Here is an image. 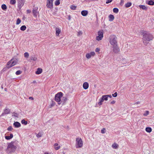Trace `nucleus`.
Masks as SVG:
<instances>
[{"instance_id": "obj_30", "label": "nucleus", "mask_w": 154, "mask_h": 154, "mask_svg": "<svg viewBox=\"0 0 154 154\" xmlns=\"http://www.w3.org/2000/svg\"><path fill=\"white\" fill-rule=\"evenodd\" d=\"M2 8L4 10H5L7 9V6L5 4H3L2 5Z\"/></svg>"}, {"instance_id": "obj_32", "label": "nucleus", "mask_w": 154, "mask_h": 154, "mask_svg": "<svg viewBox=\"0 0 154 154\" xmlns=\"http://www.w3.org/2000/svg\"><path fill=\"white\" fill-rule=\"evenodd\" d=\"M21 122L22 124H23L24 125H26L27 124V121H26L24 119L22 120Z\"/></svg>"}, {"instance_id": "obj_31", "label": "nucleus", "mask_w": 154, "mask_h": 154, "mask_svg": "<svg viewBox=\"0 0 154 154\" xmlns=\"http://www.w3.org/2000/svg\"><path fill=\"white\" fill-rule=\"evenodd\" d=\"M42 132H39L37 134L36 137L38 138L42 136Z\"/></svg>"}, {"instance_id": "obj_7", "label": "nucleus", "mask_w": 154, "mask_h": 154, "mask_svg": "<svg viewBox=\"0 0 154 154\" xmlns=\"http://www.w3.org/2000/svg\"><path fill=\"white\" fill-rule=\"evenodd\" d=\"M97 40H101L103 37V30H100L97 32Z\"/></svg>"}, {"instance_id": "obj_53", "label": "nucleus", "mask_w": 154, "mask_h": 154, "mask_svg": "<svg viewBox=\"0 0 154 154\" xmlns=\"http://www.w3.org/2000/svg\"><path fill=\"white\" fill-rule=\"evenodd\" d=\"M58 145V144L57 143H55L54 144V147H56V146H57Z\"/></svg>"}, {"instance_id": "obj_11", "label": "nucleus", "mask_w": 154, "mask_h": 154, "mask_svg": "<svg viewBox=\"0 0 154 154\" xmlns=\"http://www.w3.org/2000/svg\"><path fill=\"white\" fill-rule=\"evenodd\" d=\"M113 46V52L116 53H118L120 50L117 45Z\"/></svg>"}, {"instance_id": "obj_41", "label": "nucleus", "mask_w": 154, "mask_h": 154, "mask_svg": "<svg viewBox=\"0 0 154 154\" xmlns=\"http://www.w3.org/2000/svg\"><path fill=\"white\" fill-rule=\"evenodd\" d=\"M117 93L115 92L114 94H112V96L114 97H116L117 96Z\"/></svg>"}, {"instance_id": "obj_17", "label": "nucleus", "mask_w": 154, "mask_h": 154, "mask_svg": "<svg viewBox=\"0 0 154 154\" xmlns=\"http://www.w3.org/2000/svg\"><path fill=\"white\" fill-rule=\"evenodd\" d=\"M56 34L57 36H58L61 32V30L58 28H56Z\"/></svg>"}, {"instance_id": "obj_42", "label": "nucleus", "mask_w": 154, "mask_h": 154, "mask_svg": "<svg viewBox=\"0 0 154 154\" xmlns=\"http://www.w3.org/2000/svg\"><path fill=\"white\" fill-rule=\"evenodd\" d=\"M13 129V128L11 126H9L7 129V130L8 131H11Z\"/></svg>"}, {"instance_id": "obj_4", "label": "nucleus", "mask_w": 154, "mask_h": 154, "mask_svg": "<svg viewBox=\"0 0 154 154\" xmlns=\"http://www.w3.org/2000/svg\"><path fill=\"white\" fill-rule=\"evenodd\" d=\"M63 93L61 92H60L57 93L55 97V100L58 102V104H61V98L62 97Z\"/></svg>"}, {"instance_id": "obj_54", "label": "nucleus", "mask_w": 154, "mask_h": 154, "mask_svg": "<svg viewBox=\"0 0 154 154\" xmlns=\"http://www.w3.org/2000/svg\"><path fill=\"white\" fill-rule=\"evenodd\" d=\"M100 49L99 48H97V53L98 52L99 53V51Z\"/></svg>"}, {"instance_id": "obj_33", "label": "nucleus", "mask_w": 154, "mask_h": 154, "mask_svg": "<svg viewBox=\"0 0 154 154\" xmlns=\"http://www.w3.org/2000/svg\"><path fill=\"white\" fill-rule=\"evenodd\" d=\"M60 4L59 0H57L55 2V5L57 6L59 5Z\"/></svg>"}, {"instance_id": "obj_15", "label": "nucleus", "mask_w": 154, "mask_h": 154, "mask_svg": "<svg viewBox=\"0 0 154 154\" xmlns=\"http://www.w3.org/2000/svg\"><path fill=\"white\" fill-rule=\"evenodd\" d=\"M13 125L16 128H19L21 126L20 124L17 122H15L13 124Z\"/></svg>"}, {"instance_id": "obj_45", "label": "nucleus", "mask_w": 154, "mask_h": 154, "mask_svg": "<svg viewBox=\"0 0 154 154\" xmlns=\"http://www.w3.org/2000/svg\"><path fill=\"white\" fill-rule=\"evenodd\" d=\"M124 2V0H121V2L120 3V5L122 6Z\"/></svg>"}, {"instance_id": "obj_10", "label": "nucleus", "mask_w": 154, "mask_h": 154, "mask_svg": "<svg viewBox=\"0 0 154 154\" xmlns=\"http://www.w3.org/2000/svg\"><path fill=\"white\" fill-rule=\"evenodd\" d=\"M38 8L37 7H34L32 10V13L33 16L35 17H37V14L38 13V12L37 11Z\"/></svg>"}, {"instance_id": "obj_48", "label": "nucleus", "mask_w": 154, "mask_h": 154, "mask_svg": "<svg viewBox=\"0 0 154 154\" xmlns=\"http://www.w3.org/2000/svg\"><path fill=\"white\" fill-rule=\"evenodd\" d=\"M116 101L114 100H112L110 102V104H113L115 103Z\"/></svg>"}, {"instance_id": "obj_38", "label": "nucleus", "mask_w": 154, "mask_h": 154, "mask_svg": "<svg viewBox=\"0 0 154 154\" xmlns=\"http://www.w3.org/2000/svg\"><path fill=\"white\" fill-rule=\"evenodd\" d=\"M25 57L27 58L29 56V54L27 52H25L24 54Z\"/></svg>"}, {"instance_id": "obj_52", "label": "nucleus", "mask_w": 154, "mask_h": 154, "mask_svg": "<svg viewBox=\"0 0 154 154\" xmlns=\"http://www.w3.org/2000/svg\"><path fill=\"white\" fill-rule=\"evenodd\" d=\"M71 16L70 15H69L68 16V19L69 20H71Z\"/></svg>"}, {"instance_id": "obj_5", "label": "nucleus", "mask_w": 154, "mask_h": 154, "mask_svg": "<svg viewBox=\"0 0 154 154\" xmlns=\"http://www.w3.org/2000/svg\"><path fill=\"white\" fill-rule=\"evenodd\" d=\"M117 37L116 36L112 35L110 37V43L112 46H115L117 45V42L116 41Z\"/></svg>"}, {"instance_id": "obj_3", "label": "nucleus", "mask_w": 154, "mask_h": 154, "mask_svg": "<svg viewBox=\"0 0 154 154\" xmlns=\"http://www.w3.org/2000/svg\"><path fill=\"white\" fill-rule=\"evenodd\" d=\"M17 60L15 59H12L7 63L8 68L9 69L13 66L16 65L17 63Z\"/></svg>"}, {"instance_id": "obj_44", "label": "nucleus", "mask_w": 154, "mask_h": 154, "mask_svg": "<svg viewBox=\"0 0 154 154\" xmlns=\"http://www.w3.org/2000/svg\"><path fill=\"white\" fill-rule=\"evenodd\" d=\"M60 146H58L57 147H56V146L54 147V149L56 150H57L59 149H60Z\"/></svg>"}, {"instance_id": "obj_19", "label": "nucleus", "mask_w": 154, "mask_h": 154, "mask_svg": "<svg viewBox=\"0 0 154 154\" xmlns=\"http://www.w3.org/2000/svg\"><path fill=\"white\" fill-rule=\"evenodd\" d=\"M67 99L66 97H63V98L62 100H61L60 102H61V104L62 103V104H64L66 103V101L67 100Z\"/></svg>"}, {"instance_id": "obj_1", "label": "nucleus", "mask_w": 154, "mask_h": 154, "mask_svg": "<svg viewBox=\"0 0 154 154\" xmlns=\"http://www.w3.org/2000/svg\"><path fill=\"white\" fill-rule=\"evenodd\" d=\"M140 33L143 35V42L145 45H147L149 42L153 38V36L149 32L142 30L140 31Z\"/></svg>"}, {"instance_id": "obj_29", "label": "nucleus", "mask_w": 154, "mask_h": 154, "mask_svg": "<svg viewBox=\"0 0 154 154\" xmlns=\"http://www.w3.org/2000/svg\"><path fill=\"white\" fill-rule=\"evenodd\" d=\"M119 11V9L116 8H114L113 10V12L115 13H117Z\"/></svg>"}, {"instance_id": "obj_25", "label": "nucleus", "mask_w": 154, "mask_h": 154, "mask_svg": "<svg viewBox=\"0 0 154 154\" xmlns=\"http://www.w3.org/2000/svg\"><path fill=\"white\" fill-rule=\"evenodd\" d=\"M132 5V3L131 2H128L125 5V7L126 8L130 7Z\"/></svg>"}, {"instance_id": "obj_22", "label": "nucleus", "mask_w": 154, "mask_h": 154, "mask_svg": "<svg viewBox=\"0 0 154 154\" xmlns=\"http://www.w3.org/2000/svg\"><path fill=\"white\" fill-rule=\"evenodd\" d=\"M139 6L140 8L146 11V10L147 9V7H146L144 5H140Z\"/></svg>"}, {"instance_id": "obj_23", "label": "nucleus", "mask_w": 154, "mask_h": 154, "mask_svg": "<svg viewBox=\"0 0 154 154\" xmlns=\"http://www.w3.org/2000/svg\"><path fill=\"white\" fill-rule=\"evenodd\" d=\"M119 146L117 143H113L112 145V147L113 148L115 149H117L119 147Z\"/></svg>"}, {"instance_id": "obj_59", "label": "nucleus", "mask_w": 154, "mask_h": 154, "mask_svg": "<svg viewBox=\"0 0 154 154\" xmlns=\"http://www.w3.org/2000/svg\"><path fill=\"white\" fill-rule=\"evenodd\" d=\"M95 51H96V49H95Z\"/></svg>"}, {"instance_id": "obj_55", "label": "nucleus", "mask_w": 154, "mask_h": 154, "mask_svg": "<svg viewBox=\"0 0 154 154\" xmlns=\"http://www.w3.org/2000/svg\"><path fill=\"white\" fill-rule=\"evenodd\" d=\"M29 99H31V100H33V98L32 97H30L29 98Z\"/></svg>"}, {"instance_id": "obj_14", "label": "nucleus", "mask_w": 154, "mask_h": 154, "mask_svg": "<svg viewBox=\"0 0 154 154\" xmlns=\"http://www.w3.org/2000/svg\"><path fill=\"white\" fill-rule=\"evenodd\" d=\"M89 87V85L88 83L87 82H85L83 85V88L86 90Z\"/></svg>"}, {"instance_id": "obj_9", "label": "nucleus", "mask_w": 154, "mask_h": 154, "mask_svg": "<svg viewBox=\"0 0 154 154\" xmlns=\"http://www.w3.org/2000/svg\"><path fill=\"white\" fill-rule=\"evenodd\" d=\"M53 0H47L46 6L47 8L51 9L53 8Z\"/></svg>"}, {"instance_id": "obj_47", "label": "nucleus", "mask_w": 154, "mask_h": 154, "mask_svg": "<svg viewBox=\"0 0 154 154\" xmlns=\"http://www.w3.org/2000/svg\"><path fill=\"white\" fill-rule=\"evenodd\" d=\"M13 114H13V115L14 116L16 117H18V116H17V113H15V112H14L13 113Z\"/></svg>"}, {"instance_id": "obj_40", "label": "nucleus", "mask_w": 154, "mask_h": 154, "mask_svg": "<svg viewBox=\"0 0 154 154\" xmlns=\"http://www.w3.org/2000/svg\"><path fill=\"white\" fill-rule=\"evenodd\" d=\"M149 114V112L148 111H146L145 113L143 114V116H146L148 115Z\"/></svg>"}, {"instance_id": "obj_58", "label": "nucleus", "mask_w": 154, "mask_h": 154, "mask_svg": "<svg viewBox=\"0 0 154 154\" xmlns=\"http://www.w3.org/2000/svg\"><path fill=\"white\" fill-rule=\"evenodd\" d=\"M45 154H49V153L48 152H45Z\"/></svg>"}, {"instance_id": "obj_18", "label": "nucleus", "mask_w": 154, "mask_h": 154, "mask_svg": "<svg viewBox=\"0 0 154 154\" xmlns=\"http://www.w3.org/2000/svg\"><path fill=\"white\" fill-rule=\"evenodd\" d=\"M109 21H112L114 19V17L113 15L112 14H110L109 16Z\"/></svg>"}, {"instance_id": "obj_27", "label": "nucleus", "mask_w": 154, "mask_h": 154, "mask_svg": "<svg viewBox=\"0 0 154 154\" xmlns=\"http://www.w3.org/2000/svg\"><path fill=\"white\" fill-rule=\"evenodd\" d=\"M147 4L151 5H154V1L150 0V1H148L147 3Z\"/></svg>"}, {"instance_id": "obj_34", "label": "nucleus", "mask_w": 154, "mask_h": 154, "mask_svg": "<svg viewBox=\"0 0 154 154\" xmlns=\"http://www.w3.org/2000/svg\"><path fill=\"white\" fill-rule=\"evenodd\" d=\"M76 8V6H74V5H71L70 6V8L72 10H75Z\"/></svg>"}, {"instance_id": "obj_51", "label": "nucleus", "mask_w": 154, "mask_h": 154, "mask_svg": "<svg viewBox=\"0 0 154 154\" xmlns=\"http://www.w3.org/2000/svg\"><path fill=\"white\" fill-rule=\"evenodd\" d=\"M106 96H107L108 97H110V98H112V96L111 95H106Z\"/></svg>"}, {"instance_id": "obj_49", "label": "nucleus", "mask_w": 154, "mask_h": 154, "mask_svg": "<svg viewBox=\"0 0 154 154\" xmlns=\"http://www.w3.org/2000/svg\"><path fill=\"white\" fill-rule=\"evenodd\" d=\"M78 35H82V32L81 31H79L78 32Z\"/></svg>"}, {"instance_id": "obj_28", "label": "nucleus", "mask_w": 154, "mask_h": 154, "mask_svg": "<svg viewBox=\"0 0 154 154\" xmlns=\"http://www.w3.org/2000/svg\"><path fill=\"white\" fill-rule=\"evenodd\" d=\"M26 27L25 26L23 25L20 27V29L21 31H23L25 30L26 29Z\"/></svg>"}, {"instance_id": "obj_39", "label": "nucleus", "mask_w": 154, "mask_h": 154, "mask_svg": "<svg viewBox=\"0 0 154 154\" xmlns=\"http://www.w3.org/2000/svg\"><path fill=\"white\" fill-rule=\"evenodd\" d=\"M20 1H19L18 4V6L19 7V8H21L23 5L24 4L23 3H21V5H20Z\"/></svg>"}, {"instance_id": "obj_26", "label": "nucleus", "mask_w": 154, "mask_h": 154, "mask_svg": "<svg viewBox=\"0 0 154 154\" xmlns=\"http://www.w3.org/2000/svg\"><path fill=\"white\" fill-rule=\"evenodd\" d=\"M30 59L32 60L35 61L37 60V58L35 55H33L31 56Z\"/></svg>"}, {"instance_id": "obj_16", "label": "nucleus", "mask_w": 154, "mask_h": 154, "mask_svg": "<svg viewBox=\"0 0 154 154\" xmlns=\"http://www.w3.org/2000/svg\"><path fill=\"white\" fill-rule=\"evenodd\" d=\"M88 13V12L87 10H83L81 11V14L83 16H86Z\"/></svg>"}, {"instance_id": "obj_37", "label": "nucleus", "mask_w": 154, "mask_h": 154, "mask_svg": "<svg viewBox=\"0 0 154 154\" xmlns=\"http://www.w3.org/2000/svg\"><path fill=\"white\" fill-rule=\"evenodd\" d=\"M21 73H22V71H21L20 70H18V71H17L16 72V74L17 75H19Z\"/></svg>"}, {"instance_id": "obj_21", "label": "nucleus", "mask_w": 154, "mask_h": 154, "mask_svg": "<svg viewBox=\"0 0 154 154\" xmlns=\"http://www.w3.org/2000/svg\"><path fill=\"white\" fill-rule=\"evenodd\" d=\"M13 137V135L12 134H10V136H5V138L7 140H9Z\"/></svg>"}, {"instance_id": "obj_50", "label": "nucleus", "mask_w": 154, "mask_h": 154, "mask_svg": "<svg viewBox=\"0 0 154 154\" xmlns=\"http://www.w3.org/2000/svg\"><path fill=\"white\" fill-rule=\"evenodd\" d=\"M27 12L28 14L30 13L31 12V11L29 10H27Z\"/></svg>"}, {"instance_id": "obj_46", "label": "nucleus", "mask_w": 154, "mask_h": 154, "mask_svg": "<svg viewBox=\"0 0 154 154\" xmlns=\"http://www.w3.org/2000/svg\"><path fill=\"white\" fill-rule=\"evenodd\" d=\"M112 1V0H107L106 2V4H108L111 2Z\"/></svg>"}, {"instance_id": "obj_13", "label": "nucleus", "mask_w": 154, "mask_h": 154, "mask_svg": "<svg viewBox=\"0 0 154 154\" xmlns=\"http://www.w3.org/2000/svg\"><path fill=\"white\" fill-rule=\"evenodd\" d=\"M95 54L94 52H91L90 53H88L86 54V57L88 59L90 58L91 56H93L95 55Z\"/></svg>"}, {"instance_id": "obj_20", "label": "nucleus", "mask_w": 154, "mask_h": 154, "mask_svg": "<svg viewBox=\"0 0 154 154\" xmlns=\"http://www.w3.org/2000/svg\"><path fill=\"white\" fill-rule=\"evenodd\" d=\"M42 72V69L40 68H38L37 71L35 72V74H39Z\"/></svg>"}, {"instance_id": "obj_56", "label": "nucleus", "mask_w": 154, "mask_h": 154, "mask_svg": "<svg viewBox=\"0 0 154 154\" xmlns=\"http://www.w3.org/2000/svg\"><path fill=\"white\" fill-rule=\"evenodd\" d=\"M54 105V104L53 103V102H52V103L51 104V106H53Z\"/></svg>"}, {"instance_id": "obj_8", "label": "nucleus", "mask_w": 154, "mask_h": 154, "mask_svg": "<svg viewBox=\"0 0 154 154\" xmlns=\"http://www.w3.org/2000/svg\"><path fill=\"white\" fill-rule=\"evenodd\" d=\"M108 98L106 96V95H103L101 98L99 100V101L98 103V104L99 106L101 105L102 104V102H103L104 100L107 101L108 99Z\"/></svg>"}, {"instance_id": "obj_24", "label": "nucleus", "mask_w": 154, "mask_h": 154, "mask_svg": "<svg viewBox=\"0 0 154 154\" xmlns=\"http://www.w3.org/2000/svg\"><path fill=\"white\" fill-rule=\"evenodd\" d=\"M145 130L146 132L148 133H150L152 131V129L150 127H148L146 128Z\"/></svg>"}, {"instance_id": "obj_12", "label": "nucleus", "mask_w": 154, "mask_h": 154, "mask_svg": "<svg viewBox=\"0 0 154 154\" xmlns=\"http://www.w3.org/2000/svg\"><path fill=\"white\" fill-rule=\"evenodd\" d=\"M11 110L8 108H5L4 110V112H3L1 116H4L5 114H8L10 112Z\"/></svg>"}, {"instance_id": "obj_57", "label": "nucleus", "mask_w": 154, "mask_h": 154, "mask_svg": "<svg viewBox=\"0 0 154 154\" xmlns=\"http://www.w3.org/2000/svg\"><path fill=\"white\" fill-rule=\"evenodd\" d=\"M140 103V102H137L135 104H139V103Z\"/></svg>"}, {"instance_id": "obj_2", "label": "nucleus", "mask_w": 154, "mask_h": 154, "mask_svg": "<svg viewBox=\"0 0 154 154\" xmlns=\"http://www.w3.org/2000/svg\"><path fill=\"white\" fill-rule=\"evenodd\" d=\"M14 142H12L8 144V146L6 151L9 153L13 152L15 150L16 147L14 145Z\"/></svg>"}, {"instance_id": "obj_36", "label": "nucleus", "mask_w": 154, "mask_h": 154, "mask_svg": "<svg viewBox=\"0 0 154 154\" xmlns=\"http://www.w3.org/2000/svg\"><path fill=\"white\" fill-rule=\"evenodd\" d=\"M16 2L15 0H11L10 1V4L12 5L14 4Z\"/></svg>"}, {"instance_id": "obj_6", "label": "nucleus", "mask_w": 154, "mask_h": 154, "mask_svg": "<svg viewBox=\"0 0 154 154\" xmlns=\"http://www.w3.org/2000/svg\"><path fill=\"white\" fill-rule=\"evenodd\" d=\"M76 148L81 147L83 146L82 141L81 138H76Z\"/></svg>"}, {"instance_id": "obj_35", "label": "nucleus", "mask_w": 154, "mask_h": 154, "mask_svg": "<svg viewBox=\"0 0 154 154\" xmlns=\"http://www.w3.org/2000/svg\"><path fill=\"white\" fill-rule=\"evenodd\" d=\"M21 22V20L19 18L17 19V21H16V24H17V25L19 24Z\"/></svg>"}, {"instance_id": "obj_43", "label": "nucleus", "mask_w": 154, "mask_h": 154, "mask_svg": "<svg viewBox=\"0 0 154 154\" xmlns=\"http://www.w3.org/2000/svg\"><path fill=\"white\" fill-rule=\"evenodd\" d=\"M106 130V129L105 128H103V129H102L101 130V133L102 134H104L105 133V131Z\"/></svg>"}]
</instances>
